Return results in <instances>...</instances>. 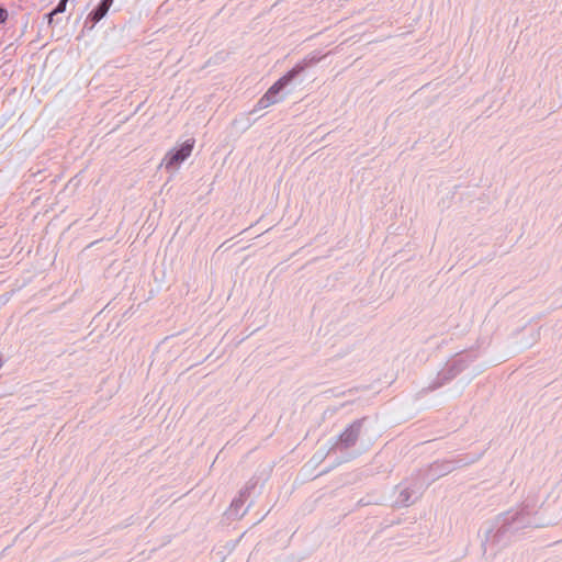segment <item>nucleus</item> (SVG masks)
Instances as JSON below:
<instances>
[{
    "instance_id": "obj_1",
    "label": "nucleus",
    "mask_w": 562,
    "mask_h": 562,
    "mask_svg": "<svg viewBox=\"0 0 562 562\" xmlns=\"http://www.w3.org/2000/svg\"><path fill=\"white\" fill-rule=\"evenodd\" d=\"M546 524L535 516V507L529 504L509 509L495 517L483 529L482 547L484 554L495 555L526 528H541Z\"/></svg>"
},
{
    "instance_id": "obj_11",
    "label": "nucleus",
    "mask_w": 562,
    "mask_h": 562,
    "mask_svg": "<svg viewBox=\"0 0 562 562\" xmlns=\"http://www.w3.org/2000/svg\"><path fill=\"white\" fill-rule=\"evenodd\" d=\"M68 0H59L56 7L53 9L54 13L60 14L66 11Z\"/></svg>"
},
{
    "instance_id": "obj_4",
    "label": "nucleus",
    "mask_w": 562,
    "mask_h": 562,
    "mask_svg": "<svg viewBox=\"0 0 562 562\" xmlns=\"http://www.w3.org/2000/svg\"><path fill=\"white\" fill-rule=\"evenodd\" d=\"M427 488V482H423L422 474H414L409 479L401 482L395 487L396 497L394 505L396 507H408L419 499Z\"/></svg>"
},
{
    "instance_id": "obj_5",
    "label": "nucleus",
    "mask_w": 562,
    "mask_h": 562,
    "mask_svg": "<svg viewBox=\"0 0 562 562\" xmlns=\"http://www.w3.org/2000/svg\"><path fill=\"white\" fill-rule=\"evenodd\" d=\"M474 460L468 457L435 461L426 470L418 471L417 474H422L423 482H427V487L438 480L439 477L449 474L453 470L465 467L472 463Z\"/></svg>"
},
{
    "instance_id": "obj_2",
    "label": "nucleus",
    "mask_w": 562,
    "mask_h": 562,
    "mask_svg": "<svg viewBox=\"0 0 562 562\" xmlns=\"http://www.w3.org/2000/svg\"><path fill=\"white\" fill-rule=\"evenodd\" d=\"M321 61L317 55H308L303 60L295 64L289 71L279 78L268 91L257 102V108L265 109L284 99L281 92L291 83H301V76L308 69L316 66Z\"/></svg>"
},
{
    "instance_id": "obj_3",
    "label": "nucleus",
    "mask_w": 562,
    "mask_h": 562,
    "mask_svg": "<svg viewBox=\"0 0 562 562\" xmlns=\"http://www.w3.org/2000/svg\"><path fill=\"white\" fill-rule=\"evenodd\" d=\"M475 358L476 355H474V352H461L457 355L452 360L446 363L445 368L438 372L436 379L425 390L429 392L435 391L449 383L463 372Z\"/></svg>"
},
{
    "instance_id": "obj_10",
    "label": "nucleus",
    "mask_w": 562,
    "mask_h": 562,
    "mask_svg": "<svg viewBox=\"0 0 562 562\" xmlns=\"http://www.w3.org/2000/svg\"><path fill=\"white\" fill-rule=\"evenodd\" d=\"M56 15H57V14H56V13H54V11H53V10H52L50 12H48V13H46V14L44 15V19H46V20H47V24H48L49 26H54L55 24H58V23H59V20H58V19H55V16H56Z\"/></svg>"
},
{
    "instance_id": "obj_6",
    "label": "nucleus",
    "mask_w": 562,
    "mask_h": 562,
    "mask_svg": "<svg viewBox=\"0 0 562 562\" xmlns=\"http://www.w3.org/2000/svg\"><path fill=\"white\" fill-rule=\"evenodd\" d=\"M367 422L368 418L362 417L349 424L345 430L335 439L329 450L327 451V456L335 453L337 450L345 451L355 447L360 435L362 434L363 426Z\"/></svg>"
},
{
    "instance_id": "obj_12",
    "label": "nucleus",
    "mask_w": 562,
    "mask_h": 562,
    "mask_svg": "<svg viewBox=\"0 0 562 562\" xmlns=\"http://www.w3.org/2000/svg\"><path fill=\"white\" fill-rule=\"evenodd\" d=\"M9 16V12L5 8L0 7V24H3L7 22Z\"/></svg>"
},
{
    "instance_id": "obj_13",
    "label": "nucleus",
    "mask_w": 562,
    "mask_h": 562,
    "mask_svg": "<svg viewBox=\"0 0 562 562\" xmlns=\"http://www.w3.org/2000/svg\"><path fill=\"white\" fill-rule=\"evenodd\" d=\"M2 366H3V360H2V358L0 357V369L2 368Z\"/></svg>"
},
{
    "instance_id": "obj_8",
    "label": "nucleus",
    "mask_w": 562,
    "mask_h": 562,
    "mask_svg": "<svg viewBox=\"0 0 562 562\" xmlns=\"http://www.w3.org/2000/svg\"><path fill=\"white\" fill-rule=\"evenodd\" d=\"M114 0H100L83 22V30L91 31L109 12Z\"/></svg>"
},
{
    "instance_id": "obj_7",
    "label": "nucleus",
    "mask_w": 562,
    "mask_h": 562,
    "mask_svg": "<svg viewBox=\"0 0 562 562\" xmlns=\"http://www.w3.org/2000/svg\"><path fill=\"white\" fill-rule=\"evenodd\" d=\"M195 140L188 138L179 146L171 148L165 155L162 165L167 170H176L191 155Z\"/></svg>"
},
{
    "instance_id": "obj_9",
    "label": "nucleus",
    "mask_w": 562,
    "mask_h": 562,
    "mask_svg": "<svg viewBox=\"0 0 562 562\" xmlns=\"http://www.w3.org/2000/svg\"><path fill=\"white\" fill-rule=\"evenodd\" d=\"M249 487H245L239 492V495L235 497L229 506L227 515L229 518H241L248 508H244L245 502L249 496Z\"/></svg>"
}]
</instances>
